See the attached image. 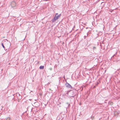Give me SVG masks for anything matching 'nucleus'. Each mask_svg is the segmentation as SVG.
Here are the masks:
<instances>
[{
  "label": "nucleus",
  "mask_w": 120,
  "mask_h": 120,
  "mask_svg": "<svg viewBox=\"0 0 120 120\" xmlns=\"http://www.w3.org/2000/svg\"><path fill=\"white\" fill-rule=\"evenodd\" d=\"M115 56V55H113V56H112V57H114V56Z\"/></svg>",
  "instance_id": "nucleus-10"
},
{
  "label": "nucleus",
  "mask_w": 120,
  "mask_h": 120,
  "mask_svg": "<svg viewBox=\"0 0 120 120\" xmlns=\"http://www.w3.org/2000/svg\"><path fill=\"white\" fill-rule=\"evenodd\" d=\"M109 104L112 105V102H109Z\"/></svg>",
  "instance_id": "nucleus-6"
},
{
  "label": "nucleus",
  "mask_w": 120,
  "mask_h": 120,
  "mask_svg": "<svg viewBox=\"0 0 120 120\" xmlns=\"http://www.w3.org/2000/svg\"><path fill=\"white\" fill-rule=\"evenodd\" d=\"M112 11H113V10H110L109 11V12H112Z\"/></svg>",
  "instance_id": "nucleus-9"
},
{
  "label": "nucleus",
  "mask_w": 120,
  "mask_h": 120,
  "mask_svg": "<svg viewBox=\"0 0 120 120\" xmlns=\"http://www.w3.org/2000/svg\"><path fill=\"white\" fill-rule=\"evenodd\" d=\"M96 49V48L95 47H94L93 48V50H95Z\"/></svg>",
  "instance_id": "nucleus-8"
},
{
  "label": "nucleus",
  "mask_w": 120,
  "mask_h": 120,
  "mask_svg": "<svg viewBox=\"0 0 120 120\" xmlns=\"http://www.w3.org/2000/svg\"><path fill=\"white\" fill-rule=\"evenodd\" d=\"M10 118L9 117H8L7 118L5 119L6 120H10Z\"/></svg>",
  "instance_id": "nucleus-5"
},
{
  "label": "nucleus",
  "mask_w": 120,
  "mask_h": 120,
  "mask_svg": "<svg viewBox=\"0 0 120 120\" xmlns=\"http://www.w3.org/2000/svg\"><path fill=\"white\" fill-rule=\"evenodd\" d=\"M50 70H52V68H49Z\"/></svg>",
  "instance_id": "nucleus-11"
},
{
  "label": "nucleus",
  "mask_w": 120,
  "mask_h": 120,
  "mask_svg": "<svg viewBox=\"0 0 120 120\" xmlns=\"http://www.w3.org/2000/svg\"><path fill=\"white\" fill-rule=\"evenodd\" d=\"M69 104H68V106H69Z\"/></svg>",
  "instance_id": "nucleus-14"
},
{
  "label": "nucleus",
  "mask_w": 120,
  "mask_h": 120,
  "mask_svg": "<svg viewBox=\"0 0 120 120\" xmlns=\"http://www.w3.org/2000/svg\"><path fill=\"white\" fill-rule=\"evenodd\" d=\"M65 85L67 87H68L69 88H71L72 87V86L71 85L68 83H66L65 84Z\"/></svg>",
  "instance_id": "nucleus-3"
},
{
  "label": "nucleus",
  "mask_w": 120,
  "mask_h": 120,
  "mask_svg": "<svg viewBox=\"0 0 120 120\" xmlns=\"http://www.w3.org/2000/svg\"><path fill=\"white\" fill-rule=\"evenodd\" d=\"M68 93H67V94H68Z\"/></svg>",
  "instance_id": "nucleus-15"
},
{
  "label": "nucleus",
  "mask_w": 120,
  "mask_h": 120,
  "mask_svg": "<svg viewBox=\"0 0 120 120\" xmlns=\"http://www.w3.org/2000/svg\"><path fill=\"white\" fill-rule=\"evenodd\" d=\"M60 15H57L56 16V15H55V17H54V18L52 19L51 21L52 22H54L56 20L58 19L60 17Z\"/></svg>",
  "instance_id": "nucleus-2"
},
{
  "label": "nucleus",
  "mask_w": 120,
  "mask_h": 120,
  "mask_svg": "<svg viewBox=\"0 0 120 120\" xmlns=\"http://www.w3.org/2000/svg\"><path fill=\"white\" fill-rule=\"evenodd\" d=\"M17 4L14 1L11 2L10 4V5L11 7L13 8H14L16 6Z\"/></svg>",
  "instance_id": "nucleus-1"
},
{
  "label": "nucleus",
  "mask_w": 120,
  "mask_h": 120,
  "mask_svg": "<svg viewBox=\"0 0 120 120\" xmlns=\"http://www.w3.org/2000/svg\"><path fill=\"white\" fill-rule=\"evenodd\" d=\"M1 45L2 46H3V47L4 48V49L5 47H4V46L3 43H1Z\"/></svg>",
  "instance_id": "nucleus-7"
},
{
  "label": "nucleus",
  "mask_w": 120,
  "mask_h": 120,
  "mask_svg": "<svg viewBox=\"0 0 120 120\" xmlns=\"http://www.w3.org/2000/svg\"><path fill=\"white\" fill-rule=\"evenodd\" d=\"M39 68L41 69H43L44 68V67L43 66H40Z\"/></svg>",
  "instance_id": "nucleus-4"
},
{
  "label": "nucleus",
  "mask_w": 120,
  "mask_h": 120,
  "mask_svg": "<svg viewBox=\"0 0 120 120\" xmlns=\"http://www.w3.org/2000/svg\"><path fill=\"white\" fill-rule=\"evenodd\" d=\"M18 94H19V96H20V95H19V93H18Z\"/></svg>",
  "instance_id": "nucleus-13"
},
{
  "label": "nucleus",
  "mask_w": 120,
  "mask_h": 120,
  "mask_svg": "<svg viewBox=\"0 0 120 120\" xmlns=\"http://www.w3.org/2000/svg\"><path fill=\"white\" fill-rule=\"evenodd\" d=\"M58 14V13H56L55 15H57Z\"/></svg>",
  "instance_id": "nucleus-12"
},
{
  "label": "nucleus",
  "mask_w": 120,
  "mask_h": 120,
  "mask_svg": "<svg viewBox=\"0 0 120 120\" xmlns=\"http://www.w3.org/2000/svg\"><path fill=\"white\" fill-rule=\"evenodd\" d=\"M59 15H61V14H60Z\"/></svg>",
  "instance_id": "nucleus-16"
}]
</instances>
